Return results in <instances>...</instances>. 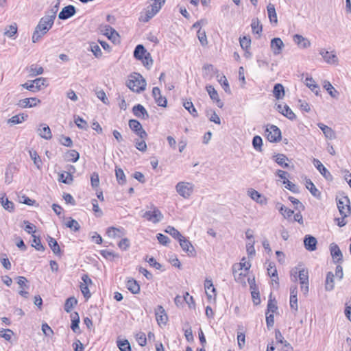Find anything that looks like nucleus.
Segmentation results:
<instances>
[{"instance_id": "1", "label": "nucleus", "mask_w": 351, "mask_h": 351, "mask_svg": "<svg viewBox=\"0 0 351 351\" xmlns=\"http://www.w3.org/2000/svg\"><path fill=\"white\" fill-rule=\"evenodd\" d=\"M53 23L54 20L47 15L42 17L33 33L32 42L38 41L51 28Z\"/></svg>"}, {"instance_id": "2", "label": "nucleus", "mask_w": 351, "mask_h": 351, "mask_svg": "<svg viewBox=\"0 0 351 351\" xmlns=\"http://www.w3.org/2000/svg\"><path fill=\"white\" fill-rule=\"evenodd\" d=\"M147 83L143 77L138 73H133L126 82V86L132 91L140 93L145 89Z\"/></svg>"}, {"instance_id": "3", "label": "nucleus", "mask_w": 351, "mask_h": 351, "mask_svg": "<svg viewBox=\"0 0 351 351\" xmlns=\"http://www.w3.org/2000/svg\"><path fill=\"white\" fill-rule=\"evenodd\" d=\"M152 3L147 6L145 10V16L142 20L147 22L150 19L154 16L165 4L166 0H150Z\"/></svg>"}, {"instance_id": "4", "label": "nucleus", "mask_w": 351, "mask_h": 351, "mask_svg": "<svg viewBox=\"0 0 351 351\" xmlns=\"http://www.w3.org/2000/svg\"><path fill=\"white\" fill-rule=\"evenodd\" d=\"M149 208L150 210L146 211L142 217L154 223L161 221L164 217L161 211L152 204L150 205Z\"/></svg>"}, {"instance_id": "5", "label": "nucleus", "mask_w": 351, "mask_h": 351, "mask_svg": "<svg viewBox=\"0 0 351 351\" xmlns=\"http://www.w3.org/2000/svg\"><path fill=\"white\" fill-rule=\"evenodd\" d=\"M176 190L180 196L188 199L193 192L194 185L188 182H180L176 184Z\"/></svg>"}, {"instance_id": "6", "label": "nucleus", "mask_w": 351, "mask_h": 351, "mask_svg": "<svg viewBox=\"0 0 351 351\" xmlns=\"http://www.w3.org/2000/svg\"><path fill=\"white\" fill-rule=\"evenodd\" d=\"M267 140L271 143L279 142L281 140V131L274 125H267L265 130Z\"/></svg>"}, {"instance_id": "7", "label": "nucleus", "mask_w": 351, "mask_h": 351, "mask_svg": "<svg viewBox=\"0 0 351 351\" xmlns=\"http://www.w3.org/2000/svg\"><path fill=\"white\" fill-rule=\"evenodd\" d=\"M350 204V199L346 196L339 198L337 201V204L339 213L343 217H348L351 213Z\"/></svg>"}, {"instance_id": "8", "label": "nucleus", "mask_w": 351, "mask_h": 351, "mask_svg": "<svg viewBox=\"0 0 351 351\" xmlns=\"http://www.w3.org/2000/svg\"><path fill=\"white\" fill-rule=\"evenodd\" d=\"M130 128L134 131L140 138H146L147 136V132L143 128L141 124L135 119H131L129 121Z\"/></svg>"}, {"instance_id": "9", "label": "nucleus", "mask_w": 351, "mask_h": 351, "mask_svg": "<svg viewBox=\"0 0 351 351\" xmlns=\"http://www.w3.org/2000/svg\"><path fill=\"white\" fill-rule=\"evenodd\" d=\"M285 47V45L280 38H274L271 39L270 47L274 56L280 55Z\"/></svg>"}, {"instance_id": "10", "label": "nucleus", "mask_w": 351, "mask_h": 351, "mask_svg": "<svg viewBox=\"0 0 351 351\" xmlns=\"http://www.w3.org/2000/svg\"><path fill=\"white\" fill-rule=\"evenodd\" d=\"M156 319L158 325H165L168 320L167 315L165 313L164 308L159 305L155 310Z\"/></svg>"}, {"instance_id": "11", "label": "nucleus", "mask_w": 351, "mask_h": 351, "mask_svg": "<svg viewBox=\"0 0 351 351\" xmlns=\"http://www.w3.org/2000/svg\"><path fill=\"white\" fill-rule=\"evenodd\" d=\"M313 163L319 172L328 180H331L332 176L323 164L316 158L313 159Z\"/></svg>"}, {"instance_id": "12", "label": "nucleus", "mask_w": 351, "mask_h": 351, "mask_svg": "<svg viewBox=\"0 0 351 351\" xmlns=\"http://www.w3.org/2000/svg\"><path fill=\"white\" fill-rule=\"evenodd\" d=\"M38 134L43 138L49 140L52 138V134L49 127L45 123H40L37 129Z\"/></svg>"}, {"instance_id": "13", "label": "nucleus", "mask_w": 351, "mask_h": 351, "mask_svg": "<svg viewBox=\"0 0 351 351\" xmlns=\"http://www.w3.org/2000/svg\"><path fill=\"white\" fill-rule=\"evenodd\" d=\"M75 14V8L69 5L62 8L58 14V18L61 20H66L73 16Z\"/></svg>"}, {"instance_id": "14", "label": "nucleus", "mask_w": 351, "mask_h": 351, "mask_svg": "<svg viewBox=\"0 0 351 351\" xmlns=\"http://www.w3.org/2000/svg\"><path fill=\"white\" fill-rule=\"evenodd\" d=\"M178 241L180 243V247L184 252H186L189 254V255H194L195 249L188 239H186L184 237L182 236L181 238L178 239Z\"/></svg>"}, {"instance_id": "15", "label": "nucleus", "mask_w": 351, "mask_h": 351, "mask_svg": "<svg viewBox=\"0 0 351 351\" xmlns=\"http://www.w3.org/2000/svg\"><path fill=\"white\" fill-rule=\"evenodd\" d=\"M152 95L154 98L156 104L160 107H166L167 106V99L165 97H162L160 93V90L158 87H154L152 89Z\"/></svg>"}, {"instance_id": "16", "label": "nucleus", "mask_w": 351, "mask_h": 351, "mask_svg": "<svg viewBox=\"0 0 351 351\" xmlns=\"http://www.w3.org/2000/svg\"><path fill=\"white\" fill-rule=\"evenodd\" d=\"M317 239L311 235H306L304 239L305 248L310 252L315 251L317 248Z\"/></svg>"}, {"instance_id": "17", "label": "nucleus", "mask_w": 351, "mask_h": 351, "mask_svg": "<svg viewBox=\"0 0 351 351\" xmlns=\"http://www.w3.org/2000/svg\"><path fill=\"white\" fill-rule=\"evenodd\" d=\"M206 90L210 95L211 99L216 103L217 106L219 108L223 107V102L219 99V95L216 90L213 86H207Z\"/></svg>"}, {"instance_id": "18", "label": "nucleus", "mask_w": 351, "mask_h": 351, "mask_svg": "<svg viewBox=\"0 0 351 351\" xmlns=\"http://www.w3.org/2000/svg\"><path fill=\"white\" fill-rule=\"evenodd\" d=\"M319 54L328 64H337L338 62L337 56L332 52H329L325 49H322L319 52Z\"/></svg>"}, {"instance_id": "19", "label": "nucleus", "mask_w": 351, "mask_h": 351, "mask_svg": "<svg viewBox=\"0 0 351 351\" xmlns=\"http://www.w3.org/2000/svg\"><path fill=\"white\" fill-rule=\"evenodd\" d=\"M37 102H40L36 97L25 98L19 101L17 105L19 108H32L36 106Z\"/></svg>"}, {"instance_id": "20", "label": "nucleus", "mask_w": 351, "mask_h": 351, "mask_svg": "<svg viewBox=\"0 0 351 351\" xmlns=\"http://www.w3.org/2000/svg\"><path fill=\"white\" fill-rule=\"evenodd\" d=\"M330 254L335 261L339 263L342 261L343 254L339 247L335 243H332L330 247Z\"/></svg>"}, {"instance_id": "21", "label": "nucleus", "mask_w": 351, "mask_h": 351, "mask_svg": "<svg viewBox=\"0 0 351 351\" xmlns=\"http://www.w3.org/2000/svg\"><path fill=\"white\" fill-rule=\"evenodd\" d=\"M250 267V263L246 261L245 258H243L239 263L233 265L232 271L239 270L245 271V274H247Z\"/></svg>"}, {"instance_id": "22", "label": "nucleus", "mask_w": 351, "mask_h": 351, "mask_svg": "<svg viewBox=\"0 0 351 351\" xmlns=\"http://www.w3.org/2000/svg\"><path fill=\"white\" fill-rule=\"evenodd\" d=\"M293 41L300 47L303 48V49L308 48L311 45V43L307 38H306L299 34H295L293 36Z\"/></svg>"}, {"instance_id": "23", "label": "nucleus", "mask_w": 351, "mask_h": 351, "mask_svg": "<svg viewBox=\"0 0 351 351\" xmlns=\"http://www.w3.org/2000/svg\"><path fill=\"white\" fill-rule=\"evenodd\" d=\"M267 11L269 21L271 23L277 24L278 19H277V14L276 12V8H275L274 5L269 3L267 6Z\"/></svg>"}, {"instance_id": "24", "label": "nucleus", "mask_w": 351, "mask_h": 351, "mask_svg": "<svg viewBox=\"0 0 351 351\" xmlns=\"http://www.w3.org/2000/svg\"><path fill=\"white\" fill-rule=\"evenodd\" d=\"M128 289L134 294L138 293L140 291V286L136 280L133 278L129 279L126 282Z\"/></svg>"}, {"instance_id": "25", "label": "nucleus", "mask_w": 351, "mask_h": 351, "mask_svg": "<svg viewBox=\"0 0 351 351\" xmlns=\"http://www.w3.org/2000/svg\"><path fill=\"white\" fill-rule=\"evenodd\" d=\"M148 53L143 45H138L134 51V57L137 60H143L144 56Z\"/></svg>"}, {"instance_id": "26", "label": "nucleus", "mask_w": 351, "mask_h": 351, "mask_svg": "<svg viewBox=\"0 0 351 351\" xmlns=\"http://www.w3.org/2000/svg\"><path fill=\"white\" fill-rule=\"evenodd\" d=\"M47 241H48L49 246L51 249L52 252L56 255H60L61 250H60V247L58 242L56 241V240L55 239L48 236Z\"/></svg>"}, {"instance_id": "27", "label": "nucleus", "mask_w": 351, "mask_h": 351, "mask_svg": "<svg viewBox=\"0 0 351 351\" xmlns=\"http://www.w3.org/2000/svg\"><path fill=\"white\" fill-rule=\"evenodd\" d=\"M306 186L310 191V193L312 194L313 196L320 198L321 197V193L320 191L315 187L314 184L312 182V181L310 179H307L306 180Z\"/></svg>"}, {"instance_id": "28", "label": "nucleus", "mask_w": 351, "mask_h": 351, "mask_svg": "<svg viewBox=\"0 0 351 351\" xmlns=\"http://www.w3.org/2000/svg\"><path fill=\"white\" fill-rule=\"evenodd\" d=\"M318 127L323 132L324 136L329 139H332L335 138V132L333 130L328 126L324 125V123H318Z\"/></svg>"}, {"instance_id": "29", "label": "nucleus", "mask_w": 351, "mask_h": 351, "mask_svg": "<svg viewBox=\"0 0 351 351\" xmlns=\"http://www.w3.org/2000/svg\"><path fill=\"white\" fill-rule=\"evenodd\" d=\"M323 86L332 97L337 98L339 96V92L328 81H324L323 83Z\"/></svg>"}, {"instance_id": "30", "label": "nucleus", "mask_w": 351, "mask_h": 351, "mask_svg": "<svg viewBox=\"0 0 351 351\" xmlns=\"http://www.w3.org/2000/svg\"><path fill=\"white\" fill-rule=\"evenodd\" d=\"M204 288H205L206 293L209 299H211L213 297V295L210 293H209V291L213 293L214 296L216 295V293H215L216 290L213 286V283L211 280H208L207 278L206 279L205 282H204Z\"/></svg>"}, {"instance_id": "31", "label": "nucleus", "mask_w": 351, "mask_h": 351, "mask_svg": "<svg viewBox=\"0 0 351 351\" xmlns=\"http://www.w3.org/2000/svg\"><path fill=\"white\" fill-rule=\"evenodd\" d=\"M27 118V115L24 113H20L15 116H13L12 118L9 119L8 123L11 125H16L19 123H21Z\"/></svg>"}, {"instance_id": "32", "label": "nucleus", "mask_w": 351, "mask_h": 351, "mask_svg": "<svg viewBox=\"0 0 351 351\" xmlns=\"http://www.w3.org/2000/svg\"><path fill=\"white\" fill-rule=\"evenodd\" d=\"M232 273H233L234 279L237 282L242 284L243 285H246L245 276H247V274H245V271H239V270L232 271Z\"/></svg>"}, {"instance_id": "33", "label": "nucleus", "mask_w": 351, "mask_h": 351, "mask_svg": "<svg viewBox=\"0 0 351 351\" xmlns=\"http://www.w3.org/2000/svg\"><path fill=\"white\" fill-rule=\"evenodd\" d=\"M273 94L277 99L283 98L285 96L284 86L281 84H275L273 90Z\"/></svg>"}, {"instance_id": "34", "label": "nucleus", "mask_w": 351, "mask_h": 351, "mask_svg": "<svg viewBox=\"0 0 351 351\" xmlns=\"http://www.w3.org/2000/svg\"><path fill=\"white\" fill-rule=\"evenodd\" d=\"M29 154L31 159L34 162V164L38 169H40L43 162L40 159V157L38 155L37 152L35 150H29Z\"/></svg>"}, {"instance_id": "35", "label": "nucleus", "mask_w": 351, "mask_h": 351, "mask_svg": "<svg viewBox=\"0 0 351 351\" xmlns=\"http://www.w3.org/2000/svg\"><path fill=\"white\" fill-rule=\"evenodd\" d=\"M204 75L205 77H213L218 71L213 64H205L203 66Z\"/></svg>"}, {"instance_id": "36", "label": "nucleus", "mask_w": 351, "mask_h": 351, "mask_svg": "<svg viewBox=\"0 0 351 351\" xmlns=\"http://www.w3.org/2000/svg\"><path fill=\"white\" fill-rule=\"evenodd\" d=\"M71 328L75 332L79 329L80 316L77 312H73L71 314Z\"/></svg>"}, {"instance_id": "37", "label": "nucleus", "mask_w": 351, "mask_h": 351, "mask_svg": "<svg viewBox=\"0 0 351 351\" xmlns=\"http://www.w3.org/2000/svg\"><path fill=\"white\" fill-rule=\"evenodd\" d=\"M251 27L254 34H260L262 32L263 27L257 18L252 19Z\"/></svg>"}, {"instance_id": "38", "label": "nucleus", "mask_w": 351, "mask_h": 351, "mask_svg": "<svg viewBox=\"0 0 351 351\" xmlns=\"http://www.w3.org/2000/svg\"><path fill=\"white\" fill-rule=\"evenodd\" d=\"M267 274L269 276L273 278L272 280L277 282V280H278V276L277 274V269L276 267V265L274 263H269L268 267H267Z\"/></svg>"}, {"instance_id": "39", "label": "nucleus", "mask_w": 351, "mask_h": 351, "mask_svg": "<svg viewBox=\"0 0 351 351\" xmlns=\"http://www.w3.org/2000/svg\"><path fill=\"white\" fill-rule=\"evenodd\" d=\"M79 158L80 154L74 149L68 151L65 154V158L67 161L75 162L78 160Z\"/></svg>"}, {"instance_id": "40", "label": "nucleus", "mask_w": 351, "mask_h": 351, "mask_svg": "<svg viewBox=\"0 0 351 351\" xmlns=\"http://www.w3.org/2000/svg\"><path fill=\"white\" fill-rule=\"evenodd\" d=\"M275 161L283 168L289 167V164L286 162L288 160V158L282 154H278L274 156Z\"/></svg>"}, {"instance_id": "41", "label": "nucleus", "mask_w": 351, "mask_h": 351, "mask_svg": "<svg viewBox=\"0 0 351 351\" xmlns=\"http://www.w3.org/2000/svg\"><path fill=\"white\" fill-rule=\"evenodd\" d=\"M0 202L3 207L4 209L9 212L14 211V203L10 201L7 197L4 198V197L0 199Z\"/></svg>"}, {"instance_id": "42", "label": "nucleus", "mask_w": 351, "mask_h": 351, "mask_svg": "<svg viewBox=\"0 0 351 351\" xmlns=\"http://www.w3.org/2000/svg\"><path fill=\"white\" fill-rule=\"evenodd\" d=\"M325 287L327 291H331L334 288V274L331 271L327 273Z\"/></svg>"}, {"instance_id": "43", "label": "nucleus", "mask_w": 351, "mask_h": 351, "mask_svg": "<svg viewBox=\"0 0 351 351\" xmlns=\"http://www.w3.org/2000/svg\"><path fill=\"white\" fill-rule=\"evenodd\" d=\"M278 205L279 206L277 208L279 209V211L284 216V217L289 219L294 213L293 210L287 208L284 205L280 204H278Z\"/></svg>"}, {"instance_id": "44", "label": "nucleus", "mask_w": 351, "mask_h": 351, "mask_svg": "<svg viewBox=\"0 0 351 351\" xmlns=\"http://www.w3.org/2000/svg\"><path fill=\"white\" fill-rule=\"evenodd\" d=\"M77 300L74 297H71L66 299L64 304V311L67 313L71 312L73 307L76 305Z\"/></svg>"}, {"instance_id": "45", "label": "nucleus", "mask_w": 351, "mask_h": 351, "mask_svg": "<svg viewBox=\"0 0 351 351\" xmlns=\"http://www.w3.org/2000/svg\"><path fill=\"white\" fill-rule=\"evenodd\" d=\"M32 237L33 239L32 246L34 247L38 251H44L45 247L41 243L40 237H36L34 234H32Z\"/></svg>"}, {"instance_id": "46", "label": "nucleus", "mask_w": 351, "mask_h": 351, "mask_svg": "<svg viewBox=\"0 0 351 351\" xmlns=\"http://www.w3.org/2000/svg\"><path fill=\"white\" fill-rule=\"evenodd\" d=\"M239 43H240L241 47L243 50L250 49V45H251V39H250V36L240 37Z\"/></svg>"}, {"instance_id": "47", "label": "nucleus", "mask_w": 351, "mask_h": 351, "mask_svg": "<svg viewBox=\"0 0 351 351\" xmlns=\"http://www.w3.org/2000/svg\"><path fill=\"white\" fill-rule=\"evenodd\" d=\"M115 175L119 184H124L126 182L125 173L121 168H117L115 169Z\"/></svg>"}, {"instance_id": "48", "label": "nucleus", "mask_w": 351, "mask_h": 351, "mask_svg": "<svg viewBox=\"0 0 351 351\" xmlns=\"http://www.w3.org/2000/svg\"><path fill=\"white\" fill-rule=\"evenodd\" d=\"M165 232L169 234L171 237L178 240L182 236L178 230L171 226L167 227L165 229Z\"/></svg>"}, {"instance_id": "49", "label": "nucleus", "mask_w": 351, "mask_h": 351, "mask_svg": "<svg viewBox=\"0 0 351 351\" xmlns=\"http://www.w3.org/2000/svg\"><path fill=\"white\" fill-rule=\"evenodd\" d=\"M218 82L226 93L228 94L231 93L228 82L225 75L220 76L218 79Z\"/></svg>"}, {"instance_id": "50", "label": "nucleus", "mask_w": 351, "mask_h": 351, "mask_svg": "<svg viewBox=\"0 0 351 351\" xmlns=\"http://www.w3.org/2000/svg\"><path fill=\"white\" fill-rule=\"evenodd\" d=\"M117 346L121 351H131V346L127 339L117 341Z\"/></svg>"}, {"instance_id": "51", "label": "nucleus", "mask_w": 351, "mask_h": 351, "mask_svg": "<svg viewBox=\"0 0 351 351\" xmlns=\"http://www.w3.org/2000/svg\"><path fill=\"white\" fill-rule=\"evenodd\" d=\"M33 81L37 91L40 90L41 89L47 86V80L44 77H38Z\"/></svg>"}, {"instance_id": "52", "label": "nucleus", "mask_w": 351, "mask_h": 351, "mask_svg": "<svg viewBox=\"0 0 351 351\" xmlns=\"http://www.w3.org/2000/svg\"><path fill=\"white\" fill-rule=\"evenodd\" d=\"M43 73V68L36 64H32L29 68V75L36 76Z\"/></svg>"}, {"instance_id": "53", "label": "nucleus", "mask_w": 351, "mask_h": 351, "mask_svg": "<svg viewBox=\"0 0 351 351\" xmlns=\"http://www.w3.org/2000/svg\"><path fill=\"white\" fill-rule=\"evenodd\" d=\"M66 226L75 232L78 231L80 228L79 223L76 220L71 218H70L69 220L66 223Z\"/></svg>"}, {"instance_id": "54", "label": "nucleus", "mask_w": 351, "mask_h": 351, "mask_svg": "<svg viewBox=\"0 0 351 351\" xmlns=\"http://www.w3.org/2000/svg\"><path fill=\"white\" fill-rule=\"evenodd\" d=\"M90 51L93 53L94 56L99 58L102 56V51L100 47L96 43H91L90 45Z\"/></svg>"}, {"instance_id": "55", "label": "nucleus", "mask_w": 351, "mask_h": 351, "mask_svg": "<svg viewBox=\"0 0 351 351\" xmlns=\"http://www.w3.org/2000/svg\"><path fill=\"white\" fill-rule=\"evenodd\" d=\"M306 85L313 91L315 92L317 94V90L319 89V86L315 83V81L312 77H307L305 80Z\"/></svg>"}, {"instance_id": "56", "label": "nucleus", "mask_w": 351, "mask_h": 351, "mask_svg": "<svg viewBox=\"0 0 351 351\" xmlns=\"http://www.w3.org/2000/svg\"><path fill=\"white\" fill-rule=\"evenodd\" d=\"M252 145L254 148L257 151H261L262 149V145H263V140L261 136H255L253 138L252 140Z\"/></svg>"}, {"instance_id": "57", "label": "nucleus", "mask_w": 351, "mask_h": 351, "mask_svg": "<svg viewBox=\"0 0 351 351\" xmlns=\"http://www.w3.org/2000/svg\"><path fill=\"white\" fill-rule=\"evenodd\" d=\"M135 147L141 152H145L147 150V145L145 138L136 139L135 141Z\"/></svg>"}, {"instance_id": "58", "label": "nucleus", "mask_w": 351, "mask_h": 351, "mask_svg": "<svg viewBox=\"0 0 351 351\" xmlns=\"http://www.w3.org/2000/svg\"><path fill=\"white\" fill-rule=\"evenodd\" d=\"M136 340L141 346H145L147 343L145 334L142 332H140L136 334Z\"/></svg>"}, {"instance_id": "59", "label": "nucleus", "mask_w": 351, "mask_h": 351, "mask_svg": "<svg viewBox=\"0 0 351 351\" xmlns=\"http://www.w3.org/2000/svg\"><path fill=\"white\" fill-rule=\"evenodd\" d=\"M121 230L114 227H110L108 228L106 234L109 237L115 238L117 237H120L119 232H121Z\"/></svg>"}, {"instance_id": "60", "label": "nucleus", "mask_w": 351, "mask_h": 351, "mask_svg": "<svg viewBox=\"0 0 351 351\" xmlns=\"http://www.w3.org/2000/svg\"><path fill=\"white\" fill-rule=\"evenodd\" d=\"M299 279L300 284H304V282H308V271L302 269L299 271Z\"/></svg>"}, {"instance_id": "61", "label": "nucleus", "mask_w": 351, "mask_h": 351, "mask_svg": "<svg viewBox=\"0 0 351 351\" xmlns=\"http://www.w3.org/2000/svg\"><path fill=\"white\" fill-rule=\"evenodd\" d=\"M156 237L158 242L163 245H167L170 242L169 238L161 233L157 234Z\"/></svg>"}, {"instance_id": "62", "label": "nucleus", "mask_w": 351, "mask_h": 351, "mask_svg": "<svg viewBox=\"0 0 351 351\" xmlns=\"http://www.w3.org/2000/svg\"><path fill=\"white\" fill-rule=\"evenodd\" d=\"M93 210L97 217H101L103 215L102 210L99 208L97 200L95 199H92Z\"/></svg>"}, {"instance_id": "63", "label": "nucleus", "mask_w": 351, "mask_h": 351, "mask_svg": "<svg viewBox=\"0 0 351 351\" xmlns=\"http://www.w3.org/2000/svg\"><path fill=\"white\" fill-rule=\"evenodd\" d=\"M75 123L77 125V126L80 129L86 130L88 128L87 122L80 117H77L75 120Z\"/></svg>"}, {"instance_id": "64", "label": "nucleus", "mask_w": 351, "mask_h": 351, "mask_svg": "<svg viewBox=\"0 0 351 351\" xmlns=\"http://www.w3.org/2000/svg\"><path fill=\"white\" fill-rule=\"evenodd\" d=\"M17 283L19 284L20 288L21 289H25L29 288V285H27V279L24 276H19L17 278Z\"/></svg>"}]
</instances>
